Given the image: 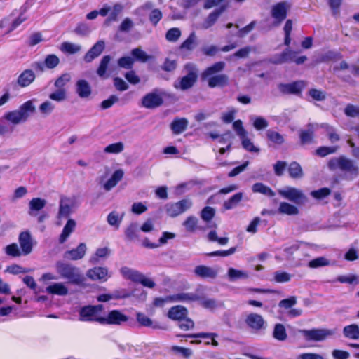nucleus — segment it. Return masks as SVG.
<instances>
[{
  "label": "nucleus",
  "instance_id": "1",
  "mask_svg": "<svg viewBox=\"0 0 359 359\" xmlns=\"http://www.w3.org/2000/svg\"><path fill=\"white\" fill-rule=\"evenodd\" d=\"M226 67V63L223 61L215 62L211 66L207 67L201 75L203 81H207L208 86L211 88H224L228 86L229 79L225 74H219Z\"/></svg>",
  "mask_w": 359,
  "mask_h": 359
},
{
  "label": "nucleus",
  "instance_id": "2",
  "mask_svg": "<svg viewBox=\"0 0 359 359\" xmlns=\"http://www.w3.org/2000/svg\"><path fill=\"white\" fill-rule=\"evenodd\" d=\"M55 269L60 277L67 279L69 283L80 285L86 280L80 269L72 264L57 262L55 264Z\"/></svg>",
  "mask_w": 359,
  "mask_h": 359
},
{
  "label": "nucleus",
  "instance_id": "3",
  "mask_svg": "<svg viewBox=\"0 0 359 359\" xmlns=\"http://www.w3.org/2000/svg\"><path fill=\"white\" fill-rule=\"evenodd\" d=\"M36 111L33 100H28L20 106L18 109L9 111L4 116V118L13 125L25 122Z\"/></svg>",
  "mask_w": 359,
  "mask_h": 359
},
{
  "label": "nucleus",
  "instance_id": "4",
  "mask_svg": "<svg viewBox=\"0 0 359 359\" xmlns=\"http://www.w3.org/2000/svg\"><path fill=\"white\" fill-rule=\"evenodd\" d=\"M327 167L330 170H339L353 176L359 174V168L355 162L344 156L334 157L329 160Z\"/></svg>",
  "mask_w": 359,
  "mask_h": 359
},
{
  "label": "nucleus",
  "instance_id": "5",
  "mask_svg": "<svg viewBox=\"0 0 359 359\" xmlns=\"http://www.w3.org/2000/svg\"><path fill=\"white\" fill-rule=\"evenodd\" d=\"M184 70L186 75L180 78L178 81L174 83V87L181 90H187L192 88L196 83L198 75V69L196 65L192 62L187 63L184 66Z\"/></svg>",
  "mask_w": 359,
  "mask_h": 359
},
{
  "label": "nucleus",
  "instance_id": "6",
  "mask_svg": "<svg viewBox=\"0 0 359 359\" xmlns=\"http://www.w3.org/2000/svg\"><path fill=\"white\" fill-rule=\"evenodd\" d=\"M307 86V81L304 80H297L291 83H280L278 85L279 92L285 95H295L302 97L303 90Z\"/></svg>",
  "mask_w": 359,
  "mask_h": 359
},
{
  "label": "nucleus",
  "instance_id": "7",
  "mask_svg": "<svg viewBox=\"0 0 359 359\" xmlns=\"http://www.w3.org/2000/svg\"><path fill=\"white\" fill-rule=\"evenodd\" d=\"M279 194L284 198L294 203L297 206H302L307 203L308 197L302 191L292 188L287 187L278 191Z\"/></svg>",
  "mask_w": 359,
  "mask_h": 359
},
{
  "label": "nucleus",
  "instance_id": "8",
  "mask_svg": "<svg viewBox=\"0 0 359 359\" xmlns=\"http://www.w3.org/2000/svg\"><path fill=\"white\" fill-rule=\"evenodd\" d=\"M163 93L155 88L142 98V106L146 109H156L163 104Z\"/></svg>",
  "mask_w": 359,
  "mask_h": 359
},
{
  "label": "nucleus",
  "instance_id": "9",
  "mask_svg": "<svg viewBox=\"0 0 359 359\" xmlns=\"http://www.w3.org/2000/svg\"><path fill=\"white\" fill-rule=\"evenodd\" d=\"M192 206V201L190 199H182L176 203H169L165 205V211L170 217H176Z\"/></svg>",
  "mask_w": 359,
  "mask_h": 359
},
{
  "label": "nucleus",
  "instance_id": "10",
  "mask_svg": "<svg viewBox=\"0 0 359 359\" xmlns=\"http://www.w3.org/2000/svg\"><path fill=\"white\" fill-rule=\"evenodd\" d=\"M299 332L304 336L305 340L308 341H321L333 334V332L330 330L315 328L311 330H301Z\"/></svg>",
  "mask_w": 359,
  "mask_h": 359
},
{
  "label": "nucleus",
  "instance_id": "11",
  "mask_svg": "<svg viewBox=\"0 0 359 359\" xmlns=\"http://www.w3.org/2000/svg\"><path fill=\"white\" fill-rule=\"evenodd\" d=\"M298 52L290 49L283 51L277 60H271L273 63L294 62L296 65H302L307 60L306 55L298 56Z\"/></svg>",
  "mask_w": 359,
  "mask_h": 359
},
{
  "label": "nucleus",
  "instance_id": "12",
  "mask_svg": "<svg viewBox=\"0 0 359 359\" xmlns=\"http://www.w3.org/2000/svg\"><path fill=\"white\" fill-rule=\"evenodd\" d=\"M290 4L287 1H281L274 4L271 11V15L274 18V24L279 25L287 18Z\"/></svg>",
  "mask_w": 359,
  "mask_h": 359
},
{
  "label": "nucleus",
  "instance_id": "13",
  "mask_svg": "<svg viewBox=\"0 0 359 359\" xmlns=\"http://www.w3.org/2000/svg\"><path fill=\"white\" fill-rule=\"evenodd\" d=\"M128 317L118 310H112L107 316L100 319V324L102 325H118L127 322Z\"/></svg>",
  "mask_w": 359,
  "mask_h": 359
},
{
  "label": "nucleus",
  "instance_id": "14",
  "mask_svg": "<svg viewBox=\"0 0 359 359\" xmlns=\"http://www.w3.org/2000/svg\"><path fill=\"white\" fill-rule=\"evenodd\" d=\"M86 276L92 280L105 282L111 276L106 267L97 266L88 270Z\"/></svg>",
  "mask_w": 359,
  "mask_h": 359
},
{
  "label": "nucleus",
  "instance_id": "15",
  "mask_svg": "<svg viewBox=\"0 0 359 359\" xmlns=\"http://www.w3.org/2000/svg\"><path fill=\"white\" fill-rule=\"evenodd\" d=\"M80 321L83 322H98L100 323L101 316L97 315L90 305L85 306L79 311Z\"/></svg>",
  "mask_w": 359,
  "mask_h": 359
},
{
  "label": "nucleus",
  "instance_id": "16",
  "mask_svg": "<svg viewBox=\"0 0 359 359\" xmlns=\"http://www.w3.org/2000/svg\"><path fill=\"white\" fill-rule=\"evenodd\" d=\"M299 137L301 145L313 144L315 142V129L313 125L309 123L306 129L299 130Z\"/></svg>",
  "mask_w": 359,
  "mask_h": 359
},
{
  "label": "nucleus",
  "instance_id": "17",
  "mask_svg": "<svg viewBox=\"0 0 359 359\" xmlns=\"http://www.w3.org/2000/svg\"><path fill=\"white\" fill-rule=\"evenodd\" d=\"M105 48V43L102 40L97 41L84 55L86 62H91L95 58L100 56Z\"/></svg>",
  "mask_w": 359,
  "mask_h": 359
},
{
  "label": "nucleus",
  "instance_id": "18",
  "mask_svg": "<svg viewBox=\"0 0 359 359\" xmlns=\"http://www.w3.org/2000/svg\"><path fill=\"white\" fill-rule=\"evenodd\" d=\"M170 302H185L189 303L200 299V295L194 292H180L168 296Z\"/></svg>",
  "mask_w": 359,
  "mask_h": 359
},
{
  "label": "nucleus",
  "instance_id": "19",
  "mask_svg": "<svg viewBox=\"0 0 359 359\" xmlns=\"http://www.w3.org/2000/svg\"><path fill=\"white\" fill-rule=\"evenodd\" d=\"M73 203L70 198L62 197L60 201L57 218H67L72 212Z\"/></svg>",
  "mask_w": 359,
  "mask_h": 359
},
{
  "label": "nucleus",
  "instance_id": "20",
  "mask_svg": "<svg viewBox=\"0 0 359 359\" xmlns=\"http://www.w3.org/2000/svg\"><path fill=\"white\" fill-rule=\"evenodd\" d=\"M87 247L84 243H81L76 248L65 252L64 257L70 260H79L82 259L86 252Z\"/></svg>",
  "mask_w": 359,
  "mask_h": 359
},
{
  "label": "nucleus",
  "instance_id": "21",
  "mask_svg": "<svg viewBox=\"0 0 359 359\" xmlns=\"http://www.w3.org/2000/svg\"><path fill=\"white\" fill-rule=\"evenodd\" d=\"M76 93L82 99L88 98L92 93L90 83L85 79H79L75 85Z\"/></svg>",
  "mask_w": 359,
  "mask_h": 359
},
{
  "label": "nucleus",
  "instance_id": "22",
  "mask_svg": "<svg viewBox=\"0 0 359 359\" xmlns=\"http://www.w3.org/2000/svg\"><path fill=\"white\" fill-rule=\"evenodd\" d=\"M35 78V74L32 69H25L18 76L17 83L19 86L25 88L29 86Z\"/></svg>",
  "mask_w": 359,
  "mask_h": 359
},
{
  "label": "nucleus",
  "instance_id": "23",
  "mask_svg": "<svg viewBox=\"0 0 359 359\" xmlns=\"http://www.w3.org/2000/svg\"><path fill=\"white\" fill-rule=\"evenodd\" d=\"M19 243L23 255H27L32 250L31 235L28 232H22L19 236Z\"/></svg>",
  "mask_w": 359,
  "mask_h": 359
},
{
  "label": "nucleus",
  "instance_id": "24",
  "mask_svg": "<svg viewBox=\"0 0 359 359\" xmlns=\"http://www.w3.org/2000/svg\"><path fill=\"white\" fill-rule=\"evenodd\" d=\"M187 313L188 311L185 307L177 305L170 309L168 313V316L172 320L180 321L187 317Z\"/></svg>",
  "mask_w": 359,
  "mask_h": 359
},
{
  "label": "nucleus",
  "instance_id": "25",
  "mask_svg": "<svg viewBox=\"0 0 359 359\" xmlns=\"http://www.w3.org/2000/svg\"><path fill=\"white\" fill-rule=\"evenodd\" d=\"M226 5L221 6L219 8L215 9L212 13H210L207 18L205 20L203 23V27L205 29H208L212 27L217 20L219 17L224 12L226 9Z\"/></svg>",
  "mask_w": 359,
  "mask_h": 359
},
{
  "label": "nucleus",
  "instance_id": "26",
  "mask_svg": "<svg viewBox=\"0 0 359 359\" xmlns=\"http://www.w3.org/2000/svg\"><path fill=\"white\" fill-rule=\"evenodd\" d=\"M196 276L203 278H215L217 275V272L214 269L205 265H199L194 269Z\"/></svg>",
  "mask_w": 359,
  "mask_h": 359
},
{
  "label": "nucleus",
  "instance_id": "27",
  "mask_svg": "<svg viewBox=\"0 0 359 359\" xmlns=\"http://www.w3.org/2000/svg\"><path fill=\"white\" fill-rule=\"evenodd\" d=\"M189 121L186 118H176L170 123V129L175 135L183 133L187 128Z\"/></svg>",
  "mask_w": 359,
  "mask_h": 359
},
{
  "label": "nucleus",
  "instance_id": "28",
  "mask_svg": "<svg viewBox=\"0 0 359 359\" xmlns=\"http://www.w3.org/2000/svg\"><path fill=\"white\" fill-rule=\"evenodd\" d=\"M245 323L250 328L253 330H259L264 325V320L260 315L250 313L246 316Z\"/></svg>",
  "mask_w": 359,
  "mask_h": 359
},
{
  "label": "nucleus",
  "instance_id": "29",
  "mask_svg": "<svg viewBox=\"0 0 359 359\" xmlns=\"http://www.w3.org/2000/svg\"><path fill=\"white\" fill-rule=\"evenodd\" d=\"M278 211L280 214L289 216L297 215L299 213L297 205H294L287 202H281Z\"/></svg>",
  "mask_w": 359,
  "mask_h": 359
},
{
  "label": "nucleus",
  "instance_id": "30",
  "mask_svg": "<svg viewBox=\"0 0 359 359\" xmlns=\"http://www.w3.org/2000/svg\"><path fill=\"white\" fill-rule=\"evenodd\" d=\"M48 294L65 296L68 294V288L62 283H53L46 287Z\"/></svg>",
  "mask_w": 359,
  "mask_h": 359
},
{
  "label": "nucleus",
  "instance_id": "31",
  "mask_svg": "<svg viewBox=\"0 0 359 359\" xmlns=\"http://www.w3.org/2000/svg\"><path fill=\"white\" fill-rule=\"evenodd\" d=\"M76 225V222L74 219H69L67 220L59 238L60 243H63L67 239L70 234L74 231Z\"/></svg>",
  "mask_w": 359,
  "mask_h": 359
},
{
  "label": "nucleus",
  "instance_id": "32",
  "mask_svg": "<svg viewBox=\"0 0 359 359\" xmlns=\"http://www.w3.org/2000/svg\"><path fill=\"white\" fill-rule=\"evenodd\" d=\"M343 334L346 338L350 339H359V326L356 324L346 325L343 329Z\"/></svg>",
  "mask_w": 359,
  "mask_h": 359
},
{
  "label": "nucleus",
  "instance_id": "33",
  "mask_svg": "<svg viewBox=\"0 0 359 359\" xmlns=\"http://www.w3.org/2000/svg\"><path fill=\"white\" fill-rule=\"evenodd\" d=\"M198 45L197 36L194 32H192L188 38L181 44L180 48L181 50H186L192 51Z\"/></svg>",
  "mask_w": 359,
  "mask_h": 359
},
{
  "label": "nucleus",
  "instance_id": "34",
  "mask_svg": "<svg viewBox=\"0 0 359 359\" xmlns=\"http://www.w3.org/2000/svg\"><path fill=\"white\" fill-rule=\"evenodd\" d=\"M124 217V213L119 214L116 211L111 212L107 218V221L110 226L118 229Z\"/></svg>",
  "mask_w": 359,
  "mask_h": 359
},
{
  "label": "nucleus",
  "instance_id": "35",
  "mask_svg": "<svg viewBox=\"0 0 359 359\" xmlns=\"http://www.w3.org/2000/svg\"><path fill=\"white\" fill-rule=\"evenodd\" d=\"M131 55L134 59V61H138L140 62H147L153 58V56L147 55L141 48H136L131 50Z\"/></svg>",
  "mask_w": 359,
  "mask_h": 359
},
{
  "label": "nucleus",
  "instance_id": "36",
  "mask_svg": "<svg viewBox=\"0 0 359 359\" xmlns=\"http://www.w3.org/2000/svg\"><path fill=\"white\" fill-rule=\"evenodd\" d=\"M110 254V250L107 248H97L93 255H92L89 259V262L92 264L98 263L100 259L107 258Z\"/></svg>",
  "mask_w": 359,
  "mask_h": 359
},
{
  "label": "nucleus",
  "instance_id": "37",
  "mask_svg": "<svg viewBox=\"0 0 359 359\" xmlns=\"http://www.w3.org/2000/svg\"><path fill=\"white\" fill-rule=\"evenodd\" d=\"M46 204V201L40 198H34L32 199L29 203L30 215H34V211H39L42 210Z\"/></svg>",
  "mask_w": 359,
  "mask_h": 359
},
{
  "label": "nucleus",
  "instance_id": "38",
  "mask_svg": "<svg viewBox=\"0 0 359 359\" xmlns=\"http://www.w3.org/2000/svg\"><path fill=\"white\" fill-rule=\"evenodd\" d=\"M287 172L292 178H300L303 175L301 165L296 161L292 162L287 167Z\"/></svg>",
  "mask_w": 359,
  "mask_h": 359
},
{
  "label": "nucleus",
  "instance_id": "39",
  "mask_svg": "<svg viewBox=\"0 0 359 359\" xmlns=\"http://www.w3.org/2000/svg\"><path fill=\"white\" fill-rule=\"evenodd\" d=\"M123 10V6L119 3L114 5L112 9L111 8V13L108 18L105 20V23L108 24L111 22H116L118 20V16L121 13Z\"/></svg>",
  "mask_w": 359,
  "mask_h": 359
},
{
  "label": "nucleus",
  "instance_id": "40",
  "mask_svg": "<svg viewBox=\"0 0 359 359\" xmlns=\"http://www.w3.org/2000/svg\"><path fill=\"white\" fill-rule=\"evenodd\" d=\"M273 337L276 339L281 341H285L287 339V334L286 329L283 324L278 323L275 325L273 332Z\"/></svg>",
  "mask_w": 359,
  "mask_h": 359
},
{
  "label": "nucleus",
  "instance_id": "41",
  "mask_svg": "<svg viewBox=\"0 0 359 359\" xmlns=\"http://www.w3.org/2000/svg\"><path fill=\"white\" fill-rule=\"evenodd\" d=\"M111 60V57L110 55H104L100 60L99 67L97 69V74L101 77H105V74L107 72V69L108 68L109 64Z\"/></svg>",
  "mask_w": 359,
  "mask_h": 359
},
{
  "label": "nucleus",
  "instance_id": "42",
  "mask_svg": "<svg viewBox=\"0 0 359 359\" xmlns=\"http://www.w3.org/2000/svg\"><path fill=\"white\" fill-rule=\"evenodd\" d=\"M137 321L142 325L144 327H151L154 329L161 328L157 324H154L152 320L147 316L145 314L142 313H137Z\"/></svg>",
  "mask_w": 359,
  "mask_h": 359
},
{
  "label": "nucleus",
  "instance_id": "43",
  "mask_svg": "<svg viewBox=\"0 0 359 359\" xmlns=\"http://www.w3.org/2000/svg\"><path fill=\"white\" fill-rule=\"evenodd\" d=\"M71 81V75L69 73H64L57 77L55 82L54 86L57 89H66L65 86Z\"/></svg>",
  "mask_w": 359,
  "mask_h": 359
},
{
  "label": "nucleus",
  "instance_id": "44",
  "mask_svg": "<svg viewBox=\"0 0 359 359\" xmlns=\"http://www.w3.org/2000/svg\"><path fill=\"white\" fill-rule=\"evenodd\" d=\"M81 49L80 45H77L70 42H63L61 45L60 50L63 53H67L69 54H75L79 52Z\"/></svg>",
  "mask_w": 359,
  "mask_h": 359
},
{
  "label": "nucleus",
  "instance_id": "45",
  "mask_svg": "<svg viewBox=\"0 0 359 359\" xmlns=\"http://www.w3.org/2000/svg\"><path fill=\"white\" fill-rule=\"evenodd\" d=\"M228 276L231 281H236L238 279H245L248 278V273L244 271L237 270L230 268L228 270Z\"/></svg>",
  "mask_w": 359,
  "mask_h": 359
},
{
  "label": "nucleus",
  "instance_id": "46",
  "mask_svg": "<svg viewBox=\"0 0 359 359\" xmlns=\"http://www.w3.org/2000/svg\"><path fill=\"white\" fill-rule=\"evenodd\" d=\"M218 335L216 333L212 332H200L195 334H189L187 337L190 338H204V339H210L211 344L214 346H218V342L215 340V337Z\"/></svg>",
  "mask_w": 359,
  "mask_h": 359
},
{
  "label": "nucleus",
  "instance_id": "47",
  "mask_svg": "<svg viewBox=\"0 0 359 359\" xmlns=\"http://www.w3.org/2000/svg\"><path fill=\"white\" fill-rule=\"evenodd\" d=\"M67 92L66 89H57L49 95V98L57 102L67 100Z\"/></svg>",
  "mask_w": 359,
  "mask_h": 359
},
{
  "label": "nucleus",
  "instance_id": "48",
  "mask_svg": "<svg viewBox=\"0 0 359 359\" xmlns=\"http://www.w3.org/2000/svg\"><path fill=\"white\" fill-rule=\"evenodd\" d=\"M243 197L242 193H237L231 197L228 201L224 203V207L226 210H231L238 205Z\"/></svg>",
  "mask_w": 359,
  "mask_h": 359
},
{
  "label": "nucleus",
  "instance_id": "49",
  "mask_svg": "<svg viewBox=\"0 0 359 359\" xmlns=\"http://www.w3.org/2000/svg\"><path fill=\"white\" fill-rule=\"evenodd\" d=\"M139 227L137 224H130L125 230V235L130 241H133L138 237Z\"/></svg>",
  "mask_w": 359,
  "mask_h": 359
},
{
  "label": "nucleus",
  "instance_id": "50",
  "mask_svg": "<svg viewBox=\"0 0 359 359\" xmlns=\"http://www.w3.org/2000/svg\"><path fill=\"white\" fill-rule=\"evenodd\" d=\"M198 219L195 216H189L183 222V226L189 232H194L196 229Z\"/></svg>",
  "mask_w": 359,
  "mask_h": 359
},
{
  "label": "nucleus",
  "instance_id": "51",
  "mask_svg": "<svg viewBox=\"0 0 359 359\" xmlns=\"http://www.w3.org/2000/svg\"><path fill=\"white\" fill-rule=\"evenodd\" d=\"M337 150V147H318L315 151V154L319 157H325L327 155L334 154Z\"/></svg>",
  "mask_w": 359,
  "mask_h": 359
},
{
  "label": "nucleus",
  "instance_id": "52",
  "mask_svg": "<svg viewBox=\"0 0 359 359\" xmlns=\"http://www.w3.org/2000/svg\"><path fill=\"white\" fill-rule=\"evenodd\" d=\"M344 113L347 117L359 118V106L348 104L344 109Z\"/></svg>",
  "mask_w": 359,
  "mask_h": 359
},
{
  "label": "nucleus",
  "instance_id": "53",
  "mask_svg": "<svg viewBox=\"0 0 359 359\" xmlns=\"http://www.w3.org/2000/svg\"><path fill=\"white\" fill-rule=\"evenodd\" d=\"M331 194L330 188L323 187L317 190H313L311 192V196L314 198L320 200L327 197Z\"/></svg>",
  "mask_w": 359,
  "mask_h": 359
},
{
  "label": "nucleus",
  "instance_id": "54",
  "mask_svg": "<svg viewBox=\"0 0 359 359\" xmlns=\"http://www.w3.org/2000/svg\"><path fill=\"white\" fill-rule=\"evenodd\" d=\"M44 62L46 68L54 69L59 65L60 59L56 55L50 54L46 55Z\"/></svg>",
  "mask_w": 359,
  "mask_h": 359
},
{
  "label": "nucleus",
  "instance_id": "55",
  "mask_svg": "<svg viewBox=\"0 0 359 359\" xmlns=\"http://www.w3.org/2000/svg\"><path fill=\"white\" fill-rule=\"evenodd\" d=\"M124 145L121 142L113 143L107 146L104 151L109 154H119L123 151Z\"/></svg>",
  "mask_w": 359,
  "mask_h": 359
},
{
  "label": "nucleus",
  "instance_id": "56",
  "mask_svg": "<svg viewBox=\"0 0 359 359\" xmlns=\"http://www.w3.org/2000/svg\"><path fill=\"white\" fill-rule=\"evenodd\" d=\"M215 215V209L212 207L206 206L201 210V217L204 222H209L214 217Z\"/></svg>",
  "mask_w": 359,
  "mask_h": 359
},
{
  "label": "nucleus",
  "instance_id": "57",
  "mask_svg": "<svg viewBox=\"0 0 359 359\" xmlns=\"http://www.w3.org/2000/svg\"><path fill=\"white\" fill-rule=\"evenodd\" d=\"M91 32L90 27L86 22H80L74 29L75 34L79 36H85L88 35Z\"/></svg>",
  "mask_w": 359,
  "mask_h": 359
},
{
  "label": "nucleus",
  "instance_id": "58",
  "mask_svg": "<svg viewBox=\"0 0 359 359\" xmlns=\"http://www.w3.org/2000/svg\"><path fill=\"white\" fill-rule=\"evenodd\" d=\"M181 36V31L179 28L173 27L170 29L165 34V38L168 41L175 42Z\"/></svg>",
  "mask_w": 359,
  "mask_h": 359
},
{
  "label": "nucleus",
  "instance_id": "59",
  "mask_svg": "<svg viewBox=\"0 0 359 359\" xmlns=\"http://www.w3.org/2000/svg\"><path fill=\"white\" fill-rule=\"evenodd\" d=\"M198 301L205 309H214L217 306V302L215 299L202 297L200 296V299Z\"/></svg>",
  "mask_w": 359,
  "mask_h": 359
},
{
  "label": "nucleus",
  "instance_id": "60",
  "mask_svg": "<svg viewBox=\"0 0 359 359\" xmlns=\"http://www.w3.org/2000/svg\"><path fill=\"white\" fill-rule=\"evenodd\" d=\"M329 264V261L323 257H319L309 261L308 266L310 268L315 269L320 266H325Z\"/></svg>",
  "mask_w": 359,
  "mask_h": 359
},
{
  "label": "nucleus",
  "instance_id": "61",
  "mask_svg": "<svg viewBox=\"0 0 359 359\" xmlns=\"http://www.w3.org/2000/svg\"><path fill=\"white\" fill-rule=\"evenodd\" d=\"M134 64V59L130 56L121 57L118 60V65L124 69H131Z\"/></svg>",
  "mask_w": 359,
  "mask_h": 359
},
{
  "label": "nucleus",
  "instance_id": "62",
  "mask_svg": "<svg viewBox=\"0 0 359 359\" xmlns=\"http://www.w3.org/2000/svg\"><path fill=\"white\" fill-rule=\"evenodd\" d=\"M292 29V20L288 19L284 26L285 39L284 43L286 46H289L291 42L290 34Z\"/></svg>",
  "mask_w": 359,
  "mask_h": 359
},
{
  "label": "nucleus",
  "instance_id": "63",
  "mask_svg": "<svg viewBox=\"0 0 359 359\" xmlns=\"http://www.w3.org/2000/svg\"><path fill=\"white\" fill-rule=\"evenodd\" d=\"M163 17L162 12L158 8L151 10L149 15V19L154 26H156Z\"/></svg>",
  "mask_w": 359,
  "mask_h": 359
},
{
  "label": "nucleus",
  "instance_id": "64",
  "mask_svg": "<svg viewBox=\"0 0 359 359\" xmlns=\"http://www.w3.org/2000/svg\"><path fill=\"white\" fill-rule=\"evenodd\" d=\"M308 94L316 101H323L326 98V93L316 88H311Z\"/></svg>",
  "mask_w": 359,
  "mask_h": 359
}]
</instances>
